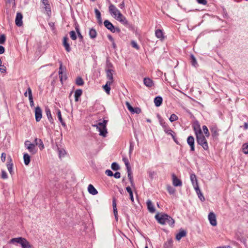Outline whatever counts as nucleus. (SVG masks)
Returning a JSON list of instances; mask_svg holds the SVG:
<instances>
[{
	"label": "nucleus",
	"instance_id": "nucleus-1",
	"mask_svg": "<svg viewBox=\"0 0 248 248\" xmlns=\"http://www.w3.org/2000/svg\"><path fill=\"white\" fill-rule=\"evenodd\" d=\"M155 218L161 224H168L170 226H173L174 223V219L166 214L157 213L155 216Z\"/></svg>",
	"mask_w": 248,
	"mask_h": 248
},
{
	"label": "nucleus",
	"instance_id": "nucleus-2",
	"mask_svg": "<svg viewBox=\"0 0 248 248\" xmlns=\"http://www.w3.org/2000/svg\"><path fill=\"white\" fill-rule=\"evenodd\" d=\"M11 243L19 244L22 248H34L33 246L25 238L19 237L11 239Z\"/></svg>",
	"mask_w": 248,
	"mask_h": 248
},
{
	"label": "nucleus",
	"instance_id": "nucleus-3",
	"mask_svg": "<svg viewBox=\"0 0 248 248\" xmlns=\"http://www.w3.org/2000/svg\"><path fill=\"white\" fill-rule=\"evenodd\" d=\"M107 123V120H104L102 122H99L97 124L93 125L96 127L99 131V135L103 137H106L108 133L106 127Z\"/></svg>",
	"mask_w": 248,
	"mask_h": 248
},
{
	"label": "nucleus",
	"instance_id": "nucleus-4",
	"mask_svg": "<svg viewBox=\"0 0 248 248\" xmlns=\"http://www.w3.org/2000/svg\"><path fill=\"white\" fill-rule=\"evenodd\" d=\"M206 136L202 133L198 136H196V141L198 144L200 145L204 150H208L209 146L207 142V140L205 138Z\"/></svg>",
	"mask_w": 248,
	"mask_h": 248
},
{
	"label": "nucleus",
	"instance_id": "nucleus-5",
	"mask_svg": "<svg viewBox=\"0 0 248 248\" xmlns=\"http://www.w3.org/2000/svg\"><path fill=\"white\" fill-rule=\"evenodd\" d=\"M104 24L105 27L107 28L108 30L111 31L112 32H117L119 33L121 31V30L119 28H115L113 26V25L108 20H106L104 21Z\"/></svg>",
	"mask_w": 248,
	"mask_h": 248
},
{
	"label": "nucleus",
	"instance_id": "nucleus-6",
	"mask_svg": "<svg viewBox=\"0 0 248 248\" xmlns=\"http://www.w3.org/2000/svg\"><path fill=\"white\" fill-rule=\"evenodd\" d=\"M211 135L213 140H217L218 139L219 130L215 125H212L210 128Z\"/></svg>",
	"mask_w": 248,
	"mask_h": 248
},
{
	"label": "nucleus",
	"instance_id": "nucleus-7",
	"mask_svg": "<svg viewBox=\"0 0 248 248\" xmlns=\"http://www.w3.org/2000/svg\"><path fill=\"white\" fill-rule=\"evenodd\" d=\"M109 12L110 14L116 17L117 16H121L120 11L112 4H110L109 6Z\"/></svg>",
	"mask_w": 248,
	"mask_h": 248
},
{
	"label": "nucleus",
	"instance_id": "nucleus-8",
	"mask_svg": "<svg viewBox=\"0 0 248 248\" xmlns=\"http://www.w3.org/2000/svg\"><path fill=\"white\" fill-rule=\"evenodd\" d=\"M192 127L193 128L195 136H198V135H200L202 133V129L201 128L200 125L198 122L196 121L192 125Z\"/></svg>",
	"mask_w": 248,
	"mask_h": 248
},
{
	"label": "nucleus",
	"instance_id": "nucleus-9",
	"mask_svg": "<svg viewBox=\"0 0 248 248\" xmlns=\"http://www.w3.org/2000/svg\"><path fill=\"white\" fill-rule=\"evenodd\" d=\"M210 223L213 226H216L217 225L216 216L213 212H210L208 216Z\"/></svg>",
	"mask_w": 248,
	"mask_h": 248
},
{
	"label": "nucleus",
	"instance_id": "nucleus-10",
	"mask_svg": "<svg viewBox=\"0 0 248 248\" xmlns=\"http://www.w3.org/2000/svg\"><path fill=\"white\" fill-rule=\"evenodd\" d=\"M42 112L41 108L39 107H37L35 109V117L36 122H39L42 117Z\"/></svg>",
	"mask_w": 248,
	"mask_h": 248
},
{
	"label": "nucleus",
	"instance_id": "nucleus-11",
	"mask_svg": "<svg viewBox=\"0 0 248 248\" xmlns=\"http://www.w3.org/2000/svg\"><path fill=\"white\" fill-rule=\"evenodd\" d=\"M106 76L108 80L107 82H109V83H112L114 81L113 73V70L111 69L106 70Z\"/></svg>",
	"mask_w": 248,
	"mask_h": 248
},
{
	"label": "nucleus",
	"instance_id": "nucleus-12",
	"mask_svg": "<svg viewBox=\"0 0 248 248\" xmlns=\"http://www.w3.org/2000/svg\"><path fill=\"white\" fill-rule=\"evenodd\" d=\"M23 16L21 13H17L16 14V18L15 20L16 24L18 26L21 27L23 25L22 22Z\"/></svg>",
	"mask_w": 248,
	"mask_h": 248
},
{
	"label": "nucleus",
	"instance_id": "nucleus-13",
	"mask_svg": "<svg viewBox=\"0 0 248 248\" xmlns=\"http://www.w3.org/2000/svg\"><path fill=\"white\" fill-rule=\"evenodd\" d=\"M194 138L192 136H189L187 139V142L190 147V150L194 151L195 150L194 147Z\"/></svg>",
	"mask_w": 248,
	"mask_h": 248
},
{
	"label": "nucleus",
	"instance_id": "nucleus-14",
	"mask_svg": "<svg viewBox=\"0 0 248 248\" xmlns=\"http://www.w3.org/2000/svg\"><path fill=\"white\" fill-rule=\"evenodd\" d=\"M41 1L47 14L49 15L51 14V8L48 0H41Z\"/></svg>",
	"mask_w": 248,
	"mask_h": 248
},
{
	"label": "nucleus",
	"instance_id": "nucleus-15",
	"mask_svg": "<svg viewBox=\"0 0 248 248\" xmlns=\"http://www.w3.org/2000/svg\"><path fill=\"white\" fill-rule=\"evenodd\" d=\"M172 184L175 186H180L182 185V181L177 178L176 175L174 174H172Z\"/></svg>",
	"mask_w": 248,
	"mask_h": 248
},
{
	"label": "nucleus",
	"instance_id": "nucleus-16",
	"mask_svg": "<svg viewBox=\"0 0 248 248\" xmlns=\"http://www.w3.org/2000/svg\"><path fill=\"white\" fill-rule=\"evenodd\" d=\"M121 16H117L115 17V19L123 23L124 25H128V23L126 18L121 13Z\"/></svg>",
	"mask_w": 248,
	"mask_h": 248
},
{
	"label": "nucleus",
	"instance_id": "nucleus-17",
	"mask_svg": "<svg viewBox=\"0 0 248 248\" xmlns=\"http://www.w3.org/2000/svg\"><path fill=\"white\" fill-rule=\"evenodd\" d=\"M13 164L12 163V158L10 156L8 157V162L7 164V167L8 171H9L10 173L12 175L13 173Z\"/></svg>",
	"mask_w": 248,
	"mask_h": 248
},
{
	"label": "nucleus",
	"instance_id": "nucleus-18",
	"mask_svg": "<svg viewBox=\"0 0 248 248\" xmlns=\"http://www.w3.org/2000/svg\"><path fill=\"white\" fill-rule=\"evenodd\" d=\"M147 208H148V211L150 213H154L155 212V210L154 206L153 204L152 203L151 201L149 200L147 201Z\"/></svg>",
	"mask_w": 248,
	"mask_h": 248
},
{
	"label": "nucleus",
	"instance_id": "nucleus-19",
	"mask_svg": "<svg viewBox=\"0 0 248 248\" xmlns=\"http://www.w3.org/2000/svg\"><path fill=\"white\" fill-rule=\"evenodd\" d=\"M67 40L68 38L67 37H63L62 44L66 51L70 52L71 50V48L70 47L69 44L67 42Z\"/></svg>",
	"mask_w": 248,
	"mask_h": 248
},
{
	"label": "nucleus",
	"instance_id": "nucleus-20",
	"mask_svg": "<svg viewBox=\"0 0 248 248\" xmlns=\"http://www.w3.org/2000/svg\"><path fill=\"white\" fill-rule=\"evenodd\" d=\"M88 191L89 193L95 195L98 193L97 190L94 188V187L92 184H90L88 187Z\"/></svg>",
	"mask_w": 248,
	"mask_h": 248
},
{
	"label": "nucleus",
	"instance_id": "nucleus-21",
	"mask_svg": "<svg viewBox=\"0 0 248 248\" xmlns=\"http://www.w3.org/2000/svg\"><path fill=\"white\" fill-rule=\"evenodd\" d=\"M190 180L194 188L197 187V186H199L197 177L195 174H191L190 175Z\"/></svg>",
	"mask_w": 248,
	"mask_h": 248
},
{
	"label": "nucleus",
	"instance_id": "nucleus-22",
	"mask_svg": "<svg viewBox=\"0 0 248 248\" xmlns=\"http://www.w3.org/2000/svg\"><path fill=\"white\" fill-rule=\"evenodd\" d=\"M29 99L30 101V106L33 107L34 106V102L33 100V97L32 95L31 90L30 87L28 88Z\"/></svg>",
	"mask_w": 248,
	"mask_h": 248
},
{
	"label": "nucleus",
	"instance_id": "nucleus-23",
	"mask_svg": "<svg viewBox=\"0 0 248 248\" xmlns=\"http://www.w3.org/2000/svg\"><path fill=\"white\" fill-rule=\"evenodd\" d=\"M116 205H116V200L114 198L113 199V202H112V206H113V212H114V214L115 216V217L116 220H118V211H117Z\"/></svg>",
	"mask_w": 248,
	"mask_h": 248
},
{
	"label": "nucleus",
	"instance_id": "nucleus-24",
	"mask_svg": "<svg viewBox=\"0 0 248 248\" xmlns=\"http://www.w3.org/2000/svg\"><path fill=\"white\" fill-rule=\"evenodd\" d=\"M35 145H38L41 150L44 148V145L41 139L36 138L34 140Z\"/></svg>",
	"mask_w": 248,
	"mask_h": 248
},
{
	"label": "nucleus",
	"instance_id": "nucleus-25",
	"mask_svg": "<svg viewBox=\"0 0 248 248\" xmlns=\"http://www.w3.org/2000/svg\"><path fill=\"white\" fill-rule=\"evenodd\" d=\"M155 34L156 37L157 38H159L161 40H163L164 38V36L163 35V32H162V30H161L160 29H157L155 31Z\"/></svg>",
	"mask_w": 248,
	"mask_h": 248
},
{
	"label": "nucleus",
	"instance_id": "nucleus-26",
	"mask_svg": "<svg viewBox=\"0 0 248 248\" xmlns=\"http://www.w3.org/2000/svg\"><path fill=\"white\" fill-rule=\"evenodd\" d=\"M162 98L160 96H156L154 99V103L156 107H159L162 103Z\"/></svg>",
	"mask_w": 248,
	"mask_h": 248
},
{
	"label": "nucleus",
	"instance_id": "nucleus-27",
	"mask_svg": "<svg viewBox=\"0 0 248 248\" xmlns=\"http://www.w3.org/2000/svg\"><path fill=\"white\" fill-rule=\"evenodd\" d=\"M186 234V232L184 230L181 231L176 235V239L178 241H179L182 237H185Z\"/></svg>",
	"mask_w": 248,
	"mask_h": 248
},
{
	"label": "nucleus",
	"instance_id": "nucleus-28",
	"mask_svg": "<svg viewBox=\"0 0 248 248\" xmlns=\"http://www.w3.org/2000/svg\"><path fill=\"white\" fill-rule=\"evenodd\" d=\"M24 162L26 165H28L31 161V157L27 154L25 153L23 155Z\"/></svg>",
	"mask_w": 248,
	"mask_h": 248
},
{
	"label": "nucleus",
	"instance_id": "nucleus-29",
	"mask_svg": "<svg viewBox=\"0 0 248 248\" xmlns=\"http://www.w3.org/2000/svg\"><path fill=\"white\" fill-rule=\"evenodd\" d=\"M112 83H109V82H107L106 84L103 86V88L104 90V91L106 92V93L108 94H109L110 93V86Z\"/></svg>",
	"mask_w": 248,
	"mask_h": 248
},
{
	"label": "nucleus",
	"instance_id": "nucleus-30",
	"mask_svg": "<svg viewBox=\"0 0 248 248\" xmlns=\"http://www.w3.org/2000/svg\"><path fill=\"white\" fill-rule=\"evenodd\" d=\"M45 111H46V116H47L48 119L49 121L50 122V123H51V124L53 123V118L52 117V116L51 114V111H50V110L49 109V108H46Z\"/></svg>",
	"mask_w": 248,
	"mask_h": 248
},
{
	"label": "nucleus",
	"instance_id": "nucleus-31",
	"mask_svg": "<svg viewBox=\"0 0 248 248\" xmlns=\"http://www.w3.org/2000/svg\"><path fill=\"white\" fill-rule=\"evenodd\" d=\"M195 190L197 195H198L199 198L200 199V200L202 201H204L205 199H204L203 195L201 193L199 186H197V187H195Z\"/></svg>",
	"mask_w": 248,
	"mask_h": 248
},
{
	"label": "nucleus",
	"instance_id": "nucleus-32",
	"mask_svg": "<svg viewBox=\"0 0 248 248\" xmlns=\"http://www.w3.org/2000/svg\"><path fill=\"white\" fill-rule=\"evenodd\" d=\"M82 93V90L81 89H78L75 92V101L77 102L78 101L79 97L81 95Z\"/></svg>",
	"mask_w": 248,
	"mask_h": 248
},
{
	"label": "nucleus",
	"instance_id": "nucleus-33",
	"mask_svg": "<svg viewBox=\"0 0 248 248\" xmlns=\"http://www.w3.org/2000/svg\"><path fill=\"white\" fill-rule=\"evenodd\" d=\"M28 150L32 155H34L36 153L37 150L35 149V145L34 144H32L30 146H28Z\"/></svg>",
	"mask_w": 248,
	"mask_h": 248
},
{
	"label": "nucleus",
	"instance_id": "nucleus-34",
	"mask_svg": "<svg viewBox=\"0 0 248 248\" xmlns=\"http://www.w3.org/2000/svg\"><path fill=\"white\" fill-rule=\"evenodd\" d=\"M144 84L148 87H151L153 86V81L149 78H145L144 79Z\"/></svg>",
	"mask_w": 248,
	"mask_h": 248
},
{
	"label": "nucleus",
	"instance_id": "nucleus-35",
	"mask_svg": "<svg viewBox=\"0 0 248 248\" xmlns=\"http://www.w3.org/2000/svg\"><path fill=\"white\" fill-rule=\"evenodd\" d=\"M164 131L168 135H170L172 138L175 140L174 132L169 127H165Z\"/></svg>",
	"mask_w": 248,
	"mask_h": 248
},
{
	"label": "nucleus",
	"instance_id": "nucleus-36",
	"mask_svg": "<svg viewBox=\"0 0 248 248\" xmlns=\"http://www.w3.org/2000/svg\"><path fill=\"white\" fill-rule=\"evenodd\" d=\"M89 35L92 39H94L96 37L97 32L94 29H91L89 31Z\"/></svg>",
	"mask_w": 248,
	"mask_h": 248
},
{
	"label": "nucleus",
	"instance_id": "nucleus-37",
	"mask_svg": "<svg viewBox=\"0 0 248 248\" xmlns=\"http://www.w3.org/2000/svg\"><path fill=\"white\" fill-rule=\"evenodd\" d=\"M173 241L172 239L168 240L164 245V248H172Z\"/></svg>",
	"mask_w": 248,
	"mask_h": 248
},
{
	"label": "nucleus",
	"instance_id": "nucleus-38",
	"mask_svg": "<svg viewBox=\"0 0 248 248\" xmlns=\"http://www.w3.org/2000/svg\"><path fill=\"white\" fill-rule=\"evenodd\" d=\"M84 83L83 79L80 77H78L76 79V84L78 86H82Z\"/></svg>",
	"mask_w": 248,
	"mask_h": 248
},
{
	"label": "nucleus",
	"instance_id": "nucleus-39",
	"mask_svg": "<svg viewBox=\"0 0 248 248\" xmlns=\"http://www.w3.org/2000/svg\"><path fill=\"white\" fill-rule=\"evenodd\" d=\"M126 190L127 191V192H128V193L129 194L130 199L131 202H134V198H133V192L131 190V188H130V187L127 186L126 188Z\"/></svg>",
	"mask_w": 248,
	"mask_h": 248
},
{
	"label": "nucleus",
	"instance_id": "nucleus-40",
	"mask_svg": "<svg viewBox=\"0 0 248 248\" xmlns=\"http://www.w3.org/2000/svg\"><path fill=\"white\" fill-rule=\"evenodd\" d=\"M202 130L205 135L204 136L206 137H209L210 136V133L209 132L208 129L206 125H203L202 126Z\"/></svg>",
	"mask_w": 248,
	"mask_h": 248
},
{
	"label": "nucleus",
	"instance_id": "nucleus-41",
	"mask_svg": "<svg viewBox=\"0 0 248 248\" xmlns=\"http://www.w3.org/2000/svg\"><path fill=\"white\" fill-rule=\"evenodd\" d=\"M57 115H58V119H59V121H60V122L62 124L63 126H65V124L62 120L61 112L60 109L58 110Z\"/></svg>",
	"mask_w": 248,
	"mask_h": 248
},
{
	"label": "nucleus",
	"instance_id": "nucleus-42",
	"mask_svg": "<svg viewBox=\"0 0 248 248\" xmlns=\"http://www.w3.org/2000/svg\"><path fill=\"white\" fill-rule=\"evenodd\" d=\"M190 58H191V62L192 65L194 66H196L197 65V62L196 61V59L195 58V57L194 56V55H191Z\"/></svg>",
	"mask_w": 248,
	"mask_h": 248
},
{
	"label": "nucleus",
	"instance_id": "nucleus-43",
	"mask_svg": "<svg viewBox=\"0 0 248 248\" xmlns=\"http://www.w3.org/2000/svg\"><path fill=\"white\" fill-rule=\"evenodd\" d=\"M167 189L169 193L170 194H174L175 192V189L170 186H168Z\"/></svg>",
	"mask_w": 248,
	"mask_h": 248
},
{
	"label": "nucleus",
	"instance_id": "nucleus-44",
	"mask_svg": "<svg viewBox=\"0 0 248 248\" xmlns=\"http://www.w3.org/2000/svg\"><path fill=\"white\" fill-rule=\"evenodd\" d=\"M111 168L114 170H117L120 168L118 164L116 162H113L112 163Z\"/></svg>",
	"mask_w": 248,
	"mask_h": 248
},
{
	"label": "nucleus",
	"instance_id": "nucleus-45",
	"mask_svg": "<svg viewBox=\"0 0 248 248\" xmlns=\"http://www.w3.org/2000/svg\"><path fill=\"white\" fill-rule=\"evenodd\" d=\"M178 119V116L174 114H171L170 115V117L169 118V120L171 122L175 121L177 120Z\"/></svg>",
	"mask_w": 248,
	"mask_h": 248
},
{
	"label": "nucleus",
	"instance_id": "nucleus-46",
	"mask_svg": "<svg viewBox=\"0 0 248 248\" xmlns=\"http://www.w3.org/2000/svg\"><path fill=\"white\" fill-rule=\"evenodd\" d=\"M243 152L245 154H248V143H245L243 144Z\"/></svg>",
	"mask_w": 248,
	"mask_h": 248
},
{
	"label": "nucleus",
	"instance_id": "nucleus-47",
	"mask_svg": "<svg viewBox=\"0 0 248 248\" xmlns=\"http://www.w3.org/2000/svg\"><path fill=\"white\" fill-rule=\"evenodd\" d=\"M69 34L71 38L73 40H75L77 39V35L76 34V33L74 31H71L69 32Z\"/></svg>",
	"mask_w": 248,
	"mask_h": 248
},
{
	"label": "nucleus",
	"instance_id": "nucleus-48",
	"mask_svg": "<svg viewBox=\"0 0 248 248\" xmlns=\"http://www.w3.org/2000/svg\"><path fill=\"white\" fill-rule=\"evenodd\" d=\"M141 109L139 108H133V111H131V113L134 114V113H136V114H139L141 112Z\"/></svg>",
	"mask_w": 248,
	"mask_h": 248
},
{
	"label": "nucleus",
	"instance_id": "nucleus-49",
	"mask_svg": "<svg viewBox=\"0 0 248 248\" xmlns=\"http://www.w3.org/2000/svg\"><path fill=\"white\" fill-rule=\"evenodd\" d=\"M59 157H63L64 156V155L66 154V152L63 149H59Z\"/></svg>",
	"mask_w": 248,
	"mask_h": 248
},
{
	"label": "nucleus",
	"instance_id": "nucleus-50",
	"mask_svg": "<svg viewBox=\"0 0 248 248\" xmlns=\"http://www.w3.org/2000/svg\"><path fill=\"white\" fill-rule=\"evenodd\" d=\"M123 160L124 162V163L126 167V169H128V168H130V166L128 159L124 157V158H123Z\"/></svg>",
	"mask_w": 248,
	"mask_h": 248
},
{
	"label": "nucleus",
	"instance_id": "nucleus-51",
	"mask_svg": "<svg viewBox=\"0 0 248 248\" xmlns=\"http://www.w3.org/2000/svg\"><path fill=\"white\" fill-rule=\"evenodd\" d=\"M1 178L3 179H6L8 178L7 173L4 170H1Z\"/></svg>",
	"mask_w": 248,
	"mask_h": 248
},
{
	"label": "nucleus",
	"instance_id": "nucleus-52",
	"mask_svg": "<svg viewBox=\"0 0 248 248\" xmlns=\"http://www.w3.org/2000/svg\"><path fill=\"white\" fill-rule=\"evenodd\" d=\"M6 40L5 36L4 34H1L0 36V44H3L4 43Z\"/></svg>",
	"mask_w": 248,
	"mask_h": 248
},
{
	"label": "nucleus",
	"instance_id": "nucleus-53",
	"mask_svg": "<svg viewBox=\"0 0 248 248\" xmlns=\"http://www.w3.org/2000/svg\"><path fill=\"white\" fill-rule=\"evenodd\" d=\"M131 44L134 48H136V49L138 50L139 49V46L138 45L137 43L135 41H132Z\"/></svg>",
	"mask_w": 248,
	"mask_h": 248
},
{
	"label": "nucleus",
	"instance_id": "nucleus-54",
	"mask_svg": "<svg viewBox=\"0 0 248 248\" xmlns=\"http://www.w3.org/2000/svg\"><path fill=\"white\" fill-rule=\"evenodd\" d=\"M125 105L126 106L127 109H128V110L129 111L131 112V111H133V108L131 106V105H130V104L129 102H126L125 103Z\"/></svg>",
	"mask_w": 248,
	"mask_h": 248
},
{
	"label": "nucleus",
	"instance_id": "nucleus-55",
	"mask_svg": "<svg viewBox=\"0 0 248 248\" xmlns=\"http://www.w3.org/2000/svg\"><path fill=\"white\" fill-rule=\"evenodd\" d=\"M94 12L95 14L96 18H100L101 17V13L100 11L97 9H94Z\"/></svg>",
	"mask_w": 248,
	"mask_h": 248
},
{
	"label": "nucleus",
	"instance_id": "nucleus-56",
	"mask_svg": "<svg viewBox=\"0 0 248 248\" xmlns=\"http://www.w3.org/2000/svg\"><path fill=\"white\" fill-rule=\"evenodd\" d=\"M127 174H128V179H131V178L133 177L132 176V171H131V168L127 169Z\"/></svg>",
	"mask_w": 248,
	"mask_h": 248
},
{
	"label": "nucleus",
	"instance_id": "nucleus-57",
	"mask_svg": "<svg viewBox=\"0 0 248 248\" xmlns=\"http://www.w3.org/2000/svg\"><path fill=\"white\" fill-rule=\"evenodd\" d=\"M197 1L201 4H202L203 5H205L207 3V1L206 0H196Z\"/></svg>",
	"mask_w": 248,
	"mask_h": 248
},
{
	"label": "nucleus",
	"instance_id": "nucleus-58",
	"mask_svg": "<svg viewBox=\"0 0 248 248\" xmlns=\"http://www.w3.org/2000/svg\"><path fill=\"white\" fill-rule=\"evenodd\" d=\"M105 173L109 176H112L113 175L112 171L109 170H106L105 171Z\"/></svg>",
	"mask_w": 248,
	"mask_h": 248
},
{
	"label": "nucleus",
	"instance_id": "nucleus-59",
	"mask_svg": "<svg viewBox=\"0 0 248 248\" xmlns=\"http://www.w3.org/2000/svg\"><path fill=\"white\" fill-rule=\"evenodd\" d=\"M60 67H59V75H60L61 74H62V62H60Z\"/></svg>",
	"mask_w": 248,
	"mask_h": 248
},
{
	"label": "nucleus",
	"instance_id": "nucleus-60",
	"mask_svg": "<svg viewBox=\"0 0 248 248\" xmlns=\"http://www.w3.org/2000/svg\"><path fill=\"white\" fill-rule=\"evenodd\" d=\"M1 161L4 162L5 161V159H6V154L4 153H2L1 154Z\"/></svg>",
	"mask_w": 248,
	"mask_h": 248
},
{
	"label": "nucleus",
	"instance_id": "nucleus-61",
	"mask_svg": "<svg viewBox=\"0 0 248 248\" xmlns=\"http://www.w3.org/2000/svg\"><path fill=\"white\" fill-rule=\"evenodd\" d=\"M113 176H114L115 178L118 179L120 178L121 174L119 172H116L113 174Z\"/></svg>",
	"mask_w": 248,
	"mask_h": 248
},
{
	"label": "nucleus",
	"instance_id": "nucleus-62",
	"mask_svg": "<svg viewBox=\"0 0 248 248\" xmlns=\"http://www.w3.org/2000/svg\"><path fill=\"white\" fill-rule=\"evenodd\" d=\"M0 72L1 73H5L6 72V67L4 65L0 66Z\"/></svg>",
	"mask_w": 248,
	"mask_h": 248
},
{
	"label": "nucleus",
	"instance_id": "nucleus-63",
	"mask_svg": "<svg viewBox=\"0 0 248 248\" xmlns=\"http://www.w3.org/2000/svg\"><path fill=\"white\" fill-rule=\"evenodd\" d=\"M6 2L8 3H12L13 6H15V0H6Z\"/></svg>",
	"mask_w": 248,
	"mask_h": 248
},
{
	"label": "nucleus",
	"instance_id": "nucleus-64",
	"mask_svg": "<svg viewBox=\"0 0 248 248\" xmlns=\"http://www.w3.org/2000/svg\"><path fill=\"white\" fill-rule=\"evenodd\" d=\"M4 47L2 46H0V54H3L4 52Z\"/></svg>",
	"mask_w": 248,
	"mask_h": 248
}]
</instances>
